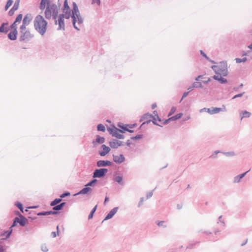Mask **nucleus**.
<instances>
[{"label":"nucleus","mask_w":252,"mask_h":252,"mask_svg":"<svg viewBox=\"0 0 252 252\" xmlns=\"http://www.w3.org/2000/svg\"><path fill=\"white\" fill-rule=\"evenodd\" d=\"M46 5L47 6L45 11V18L47 19H50L52 17L53 19L57 18L59 6L55 3H50L49 0H41L39 6L40 9H44Z\"/></svg>","instance_id":"1"},{"label":"nucleus","mask_w":252,"mask_h":252,"mask_svg":"<svg viewBox=\"0 0 252 252\" xmlns=\"http://www.w3.org/2000/svg\"><path fill=\"white\" fill-rule=\"evenodd\" d=\"M47 22L40 15L36 16L34 20L35 29L42 35H44L47 29Z\"/></svg>","instance_id":"2"},{"label":"nucleus","mask_w":252,"mask_h":252,"mask_svg":"<svg viewBox=\"0 0 252 252\" xmlns=\"http://www.w3.org/2000/svg\"><path fill=\"white\" fill-rule=\"evenodd\" d=\"M211 68L214 71L216 75H220L226 76L228 74L227 65L226 62H220L219 65H213Z\"/></svg>","instance_id":"3"},{"label":"nucleus","mask_w":252,"mask_h":252,"mask_svg":"<svg viewBox=\"0 0 252 252\" xmlns=\"http://www.w3.org/2000/svg\"><path fill=\"white\" fill-rule=\"evenodd\" d=\"M97 182V179L94 178L89 183H88L86 185L85 187L83 188L82 189H81L78 192L75 193L74 195L76 196L80 194H87L93 190V189L91 188V187H94L95 184Z\"/></svg>","instance_id":"4"},{"label":"nucleus","mask_w":252,"mask_h":252,"mask_svg":"<svg viewBox=\"0 0 252 252\" xmlns=\"http://www.w3.org/2000/svg\"><path fill=\"white\" fill-rule=\"evenodd\" d=\"M107 130L113 137L119 139H124L125 138V136L120 133H124V131L121 129L116 127H114V128L108 127Z\"/></svg>","instance_id":"5"},{"label":"nucleus","mask_w":252,"mask_h":252,"mask_svg":"<svg viewBox=\"0 0 252 252\" xmlns=\"http://www.w3.org/2000/svg\"><path fill=\"white\" fill-rule=\"evenodd\" d=\"M71 13L72 14V24L73 27L77 31H79L80 29L76 26V18L75 16L80 14V12L78 9L77 4L75 2H73V8L71 10Z\"/></svg>","instance_id":"6"},{"label":"nucleus","mask_w":252,"mask_h":252,"mask_svg":"<svg viewBox=\"0 0 252 252\" xmlns=\"http://www.w3.org/2000/svg\"><path fill=\"white\" fill-rule=\"evenodd\" d=\"M108 171V169L105 168L96 169L93 172V177L94 178H103L106 176Z\"/></svg>","instance_id":"7"},{"label":"nucleus","mask_w":252,"mask_h":252,"mask_svg":"<svg viewBox=\"0 0 252 252\" xmlns=\"http://www.w3.org/2000/svg\"><path fill=\"white\" fill-rule=\"evenodd\" d=\"M16 27V19L13 23L8 26V23H2L0 26V32L6 33L11 29L14 28Z\"/></svg>","instance_id":"8"},{"label":"nucleus","mask_w":252,"mask_h":252,"mask_svg":"<svg viewBox=\"0 0 252 252\" xmlns=\"http://www.w3.org/2000/svg\"><path fill=\"white\" fill-rule=\"evenodd\" d=\"M58 20L57 18L55 20V24H57L58 23L59 27L58 28V30H62L63 31L65 30V24L64 22V16L63 14L58 15Z\"/></svg>","instance_id":"9"},{"label":"nucleus","mask_w":252,"mask_h":252,"mask_svg":"<svg viewBox=\"0 0 252 252\" xmlns=\"http://www.w3.org/2000/svg\"><path fill=\"white\" fill-rule=\"evenodd\" d=\"M21 33V35L19 38V40L21 41L28 42L33 37V35L31 34L29 30Z\"/></svg>","instance_id":"10"},{"label":"nucleus","mask_w":252,"mask_h":252,"mask_svg":"<svg viewBox=\"0 0 252 252\" xmlns=\"http://www.w3.org/2000/svg\"><path fill=\"white\" fill-rule=\"evenodd\" d=\"M17 217H17V223H19L21 226H24L28 223L27 219L18 211H17Z\"/></svg>","instance_id":"11"},{"label":"nucleus","mask_w":252,"mask_h":252,"mask_svg":"<svg viewBox=\"0 0 252 252\" xmlns=\"http://www.w3.org/2000/svg\"><path fill=\"white\" fill-rule=\"evenodd\" d=\"M112 164V162L109 160H99L97 161L96 165L98 167H106L108 166H111Z\"/></svg>","instance_id":"12"},{"label":"nucleus","mask_w":252,"mask_h":252,"mask_svg":"<svg viewBox=\"0 0 252 252\" xmlns=\"http://www.w3.org/2000/svg\"><path fill=\"white\" fill-rule=\"evenodd\" d=\"M105 138L103 137H101L98 135H96V139L95 140L93 141L92 143L94 147H97L98 144H101L104 143Z\"/></svg>","instance_id":"13"},{"label":"nucleus","mask_w":252,"mask_h":252,"mask_svg":"<svg viewBox=\"0 0 252 252\" xmlns=\"http://www.w3.org/2000/svg\"><path fill=\"white\" fill-rule=\"evenodd\" d=\"M119 210L118 207H116L113 208L106 215L103 221L109 220L113 218Z\"/></svg>","instance_id":"14"},{"label":"nucleus","mask_w":252,"mask_h":252,"mask_svg":"<svg viewBox=\"0 0 252 252\" xmlns=\"http://www.w3.org/2000/svg\"><path fill=\"white\" fill-rule=\"evenodd\" d=\"M113 158L114 161L118 164H121L125 160V158L122 154H121L119 156H115L113 155Z\"/></svg>","instance_id":"15"},{"label":"nucleus","mask_w":252,"mask_h":252,"mask_svg":"<svg viewBox=\"0 0 252 252\" xmlns=\"http://www.w3.org/2000/svg\"><path fill=\"white\" fill-rule=\"evenodd\" d=\"M101 147L102 150L99 151V154L102 157H104L111 150L110 148L109 147L106 146L105 145H102Z\"/></svg>","instance_id":"16"},{"label":"nucleus","mask_w":252,"mask_h":252,"mask_svg":"<svg viewBox=\"0 0 252 252\" xmlns=\"http://www.w3.org/2000/svg\"><path fill=\"white\" fill-rule=\"evenodd\" d=\"M222 76V75H215L212 76V78L218 81L220 84H223L226 83L227 82V80L224 78H223Z\"/></svg>","instance_id":"17"},{"label":"nucleus","mask_w":252,"mask_h":252,"mask_svg":"<svg viewBox=\"0 0 252 252\" xmlns=\"http://www.w3.org/2000/svg\"><path fill=\"white\" fill-rule=\"evenodd\" d=\"M222 109L218 107H211L207 109V112L211 115L219 113Z\"/></svg>","instance_id":"18"},{"label":"nucleus","mask_w":252,"mask_h":252,"mask_svg":"<svg viewBox=\"0 0 252 252\" xmlns=\"http://www.w3.org/2000/svg\"><path fill=\"white\" fill-rule=\"evenodd\" d=\"M32 19V15L31 14H27L25 16L22 22L24 23V25H28L31 22Z\"/></svg>","instance_id":"19"},{"label":"nucleus","mask_w":252,"mask_h":252,"mask_svg":"<svg viewBox=\"0 0 252 252\" xmlns=\"http://www.w3.org/2000/svg\"><path fill=\"white\" fill-rule=\"evenodd\" d=\"M12 233V230H8L1 233L0 236L2 237L1 240H6L10 237Z\"/></svg>","instance_id":"20"},{"label":"nucleus","mask_w":252,"mask_h":252,"mask_svg":"<svg viewBox=\"0 0 252 252\" xmlns=\"http://www.w3.org/2000/svg\"><path fill=\"white\" fill-rule=\"evenodd\" d=\"M113 180L121 186H124L125 185V183L123 181V177L122 176H114Z\"/></svg>","instance_id":"21"},{"label":"nucleus","mask_w":252,"mask_h":252,"mask_svg":"<svg viewBox=\"0 0 252 252\" xmlns=\"http://www.w3.org/2000/svg\"><path fill=\"white\" fill-rule=\"evenodd\" d=\"M251 116V113L247 111H242L240 112V117L241 120H242L244 118H249Z\"/></svg>","instance_id":"22"},{"label":"nucleus","mask_w":252,"mask_h":252,"mask_svg":"<svg viewBox=\"0 0 252 252\" xmlns=\"http://www.w3.org/2000/svg\"><path fill=\"white\" fill-rule=\"evenodd\" d=\"M13 31L8 34V38L11 40H16V27L12 29Z\"/></svg>","instance_id":"23"},{"label":"nucleus","mask_w":252,"mask_h":252,"mask_svg":"<svg viewBox=\"0 0 252 252\" xmlns=\"http://www.w3.org/2000/svg\"><path fill=\"white\" fill-rule=\"evenodd\" d=\"M65 204L66 202H62L58 205L57 204L54 206L53 207V210L55 211L61 210L63 209Z\"/></svg>","instance_id":"24"},{"label":"nucleus","mask_w":252,"mask_h":252,"mask_svg":"<svg viewBox=\"0 0 252 252\" xmlns=\"http://www.w3.org/2000/svg\"><path fill=\"white\" fill-rule=\"evenodd\" d=\"M63 12L71 11L69 6L68 4L67 0H64L63 2V7L62 8Z\"/></svg>","instance_id":"25"},{"label":"nucleus","mask_w":252,"mask_h":252,"mask_svg":"<svg viewBox=\"0 0 252 252\" xmlns=\"http://www.w3.org/2000/svg\"><path fill=\"white\" fill-rule=\"evenodd\" d=\"M118 140L113 139L109 142L110 146L113 149H117L119 147V145L117 144Z\"/></svg>","instance_id":"26"},{"label":"nucleus","mask_w":252,"mask_h":252,"mask_svg":"<svg viewBox=\"0 0 252 252\" xmlns=\"http://www.w3.org/2000/svg\"><path fill=\"white\" fill-rule=\"evenodd\" d=\"M151 117H153V115L150 114L149 113H146L144 114L141 118L140 121L142 122L145 120H148L150 119Z\"/></svg>","instance_id":"27"},{"label":"nucleus","mask_w":252,"mask_h":252,"mask_svg":"<svg viewBox=\"0 0 252 252\" xmlns=\"http://www.w3.org/2000/svg\"><path fill=\"white\" fill-rule=\"evenodd\" d=\"M183 116V114L182 113H178L171 117H170V119H171L172 121H176L179 119H180Z\"/></svg>","instance_id":"28"},{"label":"nucleus","mask_w":252,"mask_h":252,"mask_svg":"<svg viewBox=\"0 0 252 252\" xmlns=\"http://www.w3.org/2000/svg\"><path fill=\"white\" fill-rule=\"evenodd\" d=\"M76 23L77 22L78 24H82L83 22V18L80 15V14L75 16Z\"/></svg>","instance_id":"29"},{"label":"nucleus","mask_w":252,"mask_h":252,"mask_svg":"<svg viewBox=\"0 0 252 252\" xmlns=\"http://www.w3.org/2000/svg\"><path fill=\"white\" fill-rule=\"evenodd\" d=\"M62 200V199L61 198H56L55 199H54L53 201H52L51 203H50V205L51 206H54L56 205H57L58 204H59V203H60Z\"/></svg>","instance_id":"30"},{"label":"nucleus","mask_w":252,"mask_h":252,"mask_svg":"<svg viewBox=\"0 0 252 252\" xmlns=\"http://www.w3.org/2000/svg\"><path fill=\"white\" fill-rule=\"evenodd\" d=\"M96 208H97V205H95L93 208V209L91 210L90 214L89 215V216H88V219L89 220H90L91 219L93 218V216H94V212H95L96 210Z\"/></svg>","instance_id":"31"},{"label":"nucleus","mask_w":252,"mask_h":252,"mask_svg":"<svg viewBox=\"0 0 252 252\" xmlns=\"http://www.w3.org/2000/svg\"><path fill=\"white\" fill-rule=\"evenodd\" d=\"M16 11V2H15L11 8V9L8 12V15L9 16H12L14 14V12Z\"/></svg>","instance_id":"32"},{"label":"nucleus","mask_w":252,"mask_h":252,"mask_svg":"<svg viewBox=\"0 0 252 252\" xmlns=\"http://www.w3.org/2000/svg\"><path fill=\"white\" fill-rule=\"evenodd\" d=\"M62 14L63 15L64 18H65L66 19H69L70 17L72 18V14L71 13V11H69V12L66 11L65 12H63Z\"/></svg>","instance_id":"33"},{"label":"nucleus","mask_w":252,"mask_h":252,"mask_svg":"<svg viewBox=\"0 0 252 252\" xmlns=\"http://www.w3.org/2000/svg\"><path fill=\"white\" fill-rule=\"evenodd\" d=\"M97 129L98 131H102V132H104L105 130V126H104L103 125H102L101 124H98L97 125Z\"/></svg>","instance_id":"34"},{"label":"nucleus","mask_w":252,"mask_h":252,"mask_svg":"<svg viewBox=\"0 0 252 252\" xmlns=\"http://www.w3.org/2000/svg\"><path fill=\"white\" fill-rule=\"evenodd\" d=\"M193 87L195 88H202L203 87V85L200 82H194L193 83Z\"/></svg>","instance_id":"35"},{"label":"nucleus","mask_w":252,"mask_h":252,"mask_svg":"<svg viewBox=\"0 0 252 252\" xmlns=\"http://www.w3.org/2000/svg\"><path fill=\"white\" fill-rule=\"evenodd\" d=\"M17 208H18L22 213H24V208L21 203L17 201Z\"/></svg>","instance_id":"36"},{"label":"nucleus","mask_w":252,"mask_h":252,"mask_svg":"<svg viewBox=\"0 0 252 252\" xmlns=\"http://www.w3.org/2000/svg\"><path fill=\"white\" fill-rule=\"evenodd\" d=\"M235 61L237 63H239L246 62L247 61V59L246 57L243 58V59L236 58Z\"/></svg>","instance_id":"37"},{"label":"nucleus","mask_w":252,"mask_h":252,"mask_svg":"<svg viewBox=\"0 0 252 252\" xmlns=\"http://www.w3.org/2000/svg\"><path fill=\"white\" fill-rule=\"evenodd\" d=\"M26 26H28V25H24V23L22 22V25L20 27V32H24L28 31L26 27Z\"/></svg>","instance_id":"38"},{"label":"nucleus","mask_w":252,"mask_h":252,"mask_svg":"<svg viewBox=\"0 0 252 252\" xmlns=\"http://www.w3.org/2000/svg\"><path fill=\"white\" fill-rule=\"evenodd\" d=\"M13 2V1L12 0H8L5 6V10H7L8 8L12 5Z\"/></svg>","instance_id":"39"},{"label":"nucleus","mask_w":252,"mask_h":252,"mask_svg":"<svg viewBox=\"0 0 252 252\" xmlns=\"http://www.w3.org/2000/svg\"><path fill=\"white\" fill-rule=\"evenodd\" d=\"M143 136V134H137L135 136L131 137L130 139L133 140H137L142 138Z\"/></svg>","instance_id":"40"},{"label":"nucleus","mask_w":252,"mask_h":252,"mask_svg":"<svg viewBox=\"0 0 252 252\" xmlns=\"http://www.w3.org/2000/svg\"><path fill=\"white\" fill-rule=\"evenodd\" d=\"M118 126L119 127H120L122 129V130H124V132L126 131V129H127V126H126V125H123L122 124L120 123L118 124Z\"/></svg>","instance_id":"41"},{"label":"nucleus","mask_w":252,"mask_h":252,"mask_svg":"<svg viewBox=\"0 0 252 252\" xmlns=\"http://www.w3.org/2000/svg\"><path fill=\"white\" fill-rule=\"evenodd\" d=\"M222 153L227 157H231L235 156V153L234 152H223Z\"/></svg>","instance_id":"42"},{"label":"nucleus","mask_w":252,"mask_h":252,"mask_svg":"<svg viewBox=\"0 0 252 252\" xmlns=\"http://www.w3.org/2000/svg\"><path fill=\"white\" fill-rule=\"evenodd\" d=\"M70 195V193L69 192L65 191V192H64L63 193H62L60 195V197L62 199V198H64L66 196H69Z\"/></svg>","instance_id":"43"},{"label":"nucleus","mask_w":252,"mask_h":252,"mask_svg":"<svg viewBox=\"0 0 252 252\" xmlns=\"http://www.w3.org/2000/svg\"><path fill=\"white\" fill-rule=\"evenodd\" d=\"M22 18L23 15L22 14H19L17 15V24L21 23Z\"/></svg>","instance_id":"44"},{"label":"nucleus","mask_w":252,"mask_h":252,"mask_svg":"<svg viewBox=\"0 0 252 252\" xmlns=\"http://www.w3.org/2000/svg\"><path fill=\"white\" fill-rule=\"evenodd\" d=\"M57 232H52L51 233V236L53 238H55L57 235H59V226L58 225L57 226Z\"/></svg>","instance_id":"45"},{"label":"nucleus","mask_w":252,"mask_h":252,"mask_svg":"<svg viewBox=\"0 0 252 252\" xmlns=\"http://www.w3.org/2000/svg\"><path fill=\"white\" fill-rule=\"evenodd\" d=\"M41 250L43 252H47L48 251V249L45 244H43L41 245Z\"/></svg>","instance_id":"46"},{"label":"nucleus","mask_w":252,"mask_h":252,"mask_svg":"<svg viewBox=\"0 0 252 252\" xmlns=\"http://www.w3.org/2000/svg\"><path fill=\"white\" fill-rule=\"evenodd\" d=\"M151 118H152L153 120H152V122H153V123L155 125H157V126H161L159 125V124H158L157 123V117H155V116H154V115H153V117H151Z\"/></svg>","instance_id":"47"},{"label":"nucleus","mask_w":252,"mask_h":252,"mask_svg":"<svg viewBox=\"0 0 252 252\" xmlns=\"http://www.w3.org/2000/svg\"><path fill=\"white\" fill-rule=\"evenodd\" d=\"M222 153L221 152H220V151H219V150H217V151H216L214 152V153L210 156V158H215L217 157V155L219 153Z\"/></svg>","instance_id":"48"},{"label":"nucleus","mask_w":252,"mask_h":252,"mask_svg":"<svg viewBox=\"0 0 252 252\" xmlns=\"http://www.w3.org/2000/svg\"><path fill=\"white\" fill-rule=\"evenodd\" d=\"M157 225L160 227V226H162L164 228H165L167 227V226L166 225L164 224V221H158L157 222Z\"/></svg>","instance_id":"49"},{"label":"nucleus","mask_w":252,"mask_h":252,"mask_svg":"<svg viewBox=\"0 0 252 252\" xmlns=\"http://www.w3.org/2000/svg\"><path fill=\"white\" fill-rule=\"evenodd\" d=\"M241 180L240 178L239 177V176L237 175L236 176H235L234 178V179H233V183H238L239 182H240L241 181Z\"/></svg>","instance_id":"50"},{"label":"nucleus","mask_w":252,"mask_h":252,"mask_svg":"<svg viewBox=\"0 0 252 252\" xmlns=\"http://www.w3.org/2000/svg\"><path fill=\"white\" fill-rule=\"evenodd\" d=\"M176 108L175 107H172L170 111V112L168 114V116H170L171 115H172L173 113H174L176 111Z\"/></svg>","instance_id":"51"},{"label":"nucleus","mask_w":252,"mask_h":252,"mask_svg":"<svg viewBox=\"0 0 252 252\" xmlns=\"http://www.w3.org/2000/svg\"><path fill=\"white\" fill-rule=\"evenodd\" d=\"M245 94V92H243L242 93H240V94H236L233 97H232V99H234L236 98H238V97H242L244 94Z\"/></svg>","instance_id":"52"},{"label":"nucleus","mask_w":252,"mask_h":252,"mask_svg":"<svg viewBox=\"0 0 252 252\" xmlns=\"http://www.w3.org/2000/svg\"><path fill=\"white\" fill-rule=\"evenodd\" d=\"M92 4H96L97 5L99 6L100 5V0H92Z\"/></svg>","instance_id":"53"},{"label":"nucleus","mask_w":252,"mask_h":252,"mask_svg":"<svg viewBox=\"0 0 252 252\" xmlns=\"http://www.w3.org/2000/svg\"><path fill=\"white\" fill-rule=\"evenodd\" d=\"M47 215H57L58 214V212L57 211H47Z\"/></svg>","instance_id":"54"},{"label":"nucleus","mask_w":252,"mask_h":252,"mask_svg":"<svg viewBox=\"0 0 252 252\" xmlns=\"http://www.w3.org/2000/svg\"><path fill=\"white\" fill-rule=\"evenodd\" d=\"M37 216H47V211H43V212H40L37 214Z\"/></svg>","instance_id":"55"},{"label":"nucleus","mask_w":252,"mask_h":252,"mask_svg":"<svg viewBox=\"0 0 252 252\" xmlns=\"http://www.w3.org/2000/svg\"><path fill=\"white\" fill-rule=\"evenodd\" d=\"M201 55L204 57L205 58H206L207 60H209V57L207 56V55L202 51H200Z\"/></svg>","instance_id":"56"},{"label":"nucleus","mask_w":252,"mask_h":252,"mask_svg":"<svg viewBox=\"0 0 252 252\" xmlns=\"http://www.w3.org/2000/svg\"><path fill=\"white\" fill-rule=\"evenodd\" d=\"M249 171L250 170H248V171L245 172L244 173H242L241 174L238 175V176L240 178V179H242L243 177H244L246 176V175L247 174V173H248L249 172Z\"/></svg>","instance_id":"57"},{"label":"nucleus","mask_w":252,"mask_h":252,"mask_svg":"<svg viewBox=\"0 0 252 252\" xmlns=\"http://www.w3.org/2000/svg\"><path fill=\"white\" fill-rule=\"evenodd\" d=\"M249 171L250 170H248V171L245 172L244 173H242L241 174L238 175V176L240 178V179H242L243 177H244L246 176V175L247 174V173H248L249 172Z\"/></svg>","instance_id":"58"},{"label":"nucleus","mask_w":252,"mask_h":252,"mask_svg":"<svg viewBox=\"0 0 252 252\" xmlns=\"http://www.w3.org/2000/svg\"><path fill=\"white\" fill-rule=\"evenodd\" d=\"M153 191H152L148 192L147 193V195H146L147 199H149L150 197H151L152 196V195H153Z\"/></svg>","instance_id":"59"},{"label":"nucleus","mask_w":252,"mask_h":252,"mask_svg":"<svg viewBox=\"0 0 252 252\" xmlns=\"http://www.w3.org/2000/svg\"><path fill=\"white\" fill-rule=\"evenodd\" d=\"M152 122V120L151 119L147 120L146 121L144 122L142 125H141V127L143 126H144L145 124H148Z\"/></svg>","instance_id":"60"},{"label":"nucleus","mask_w":252,"mask_h":252,"mask_svg":"<svg viewBox=\"0 0 252 252\" xmlns=\"http://www.w3.org/2000/svg\"><path fill=\"white\" fill-rule=\"evenodd\" d=\"M143 201H144V198L143 197H141L140 198V200L138 204V207H140L141 205H142L143 204Z\"/></svg>","instance_id":"61"},{"label":"nucleus","mask_w":252,"mask_h":252,"mask_svg":"<svg viewBox=\"0 0 252 252\" xmlns=\"http://www.w3.org/2000/svg\"><path fill=\"white\" fill-rule=\"evenodd\" d=\"M170 121H172V120H171V119H170V118H169V119H166L164 121H163V124H164V125L167 124Z\"/></svg>","instance_id":"62"},{"label":"nucleus","mask_w":252,"mask_h":252,"mask_svg":"<svg viewBox=\"0 0 252 252\" xmlns=\"http://www.w3.org/2000/svg\"><path fill=\"white\" fill-rule=\"evenodd\" d=\"M16 226V217H14L13 219V223H12V224L11 225V227H14Z\"/></svg>","instance_id":"63"},{"label":"nucleus","mask_w":252,"mask_h":252,"mask_svg":"<svg viewBox=\"0 0 252 252\" xmlns=\"http://www.w3.org/2000/svg\"><path fill=\"white\" fill-rule=\"evenodd\" d=\"M203 78V75H199L197 77L195 78V80L196 81H199L200 79H202Z\"/></svg>","instance_id":"64"}]
</instances>
